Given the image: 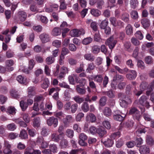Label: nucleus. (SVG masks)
<instances>
[{"label": "nucleus", "instance_id": "obj_1", "mask_svg": "<svg viewBox=\"0 0 154 154\" xmlns=\"http://www.w3.org/2000/svg\"><path fill=\"white\" fill-rule=\"evenodd\" d=\"M149 97H147L145 95H143L141 96L139 98L138 103V105H140L142 106L141 111L142 112H144L145 109L144 106L146 108H148L150 107L149 103L148 101Z\"/></svg>", "mask_w": 154, "mask_h": 154}, {"label": "nucleus", "instance_id": "obj_2", "mask_svg": "<svg viewBox=\"0 0 154 154\" xmlns=\"http://www.w3.org/2000/svg\"><path fill=\"white\" fill-rule=\"evenodd\" d=\"M27 17V14L26 12L23 11H19L15 17V20L17 22L20 23L21 22H23Z\"/></svg>", "mask_w": 154, "mask_h": 154}, {"label": "nucleus", "instance_id": "obj_3", "mask_svg": "<svg viewBox=\"0 0 154 154\" xmlns=\"http://www.w3.org/2000/svg\"><path fill=\"white\" fill-rule=\"evenodd\" d=\"M85 31L83 29H74L70 32V35L72 37H78L81 35H84L85 34Z\"/></svg>", "mask_w": 154, "mask_h": 154}, {"label": "nucleus", "instance_id": "obj_4", "mask_svg": "<svg viewBox=\"0 0 154 154\" xmlns=\"http://www.w3.org/2000/svg\"><path fill=\"white\" fill-rule=\"evenodd\" d=\"M117 42V41L112 36L107 39L105 42V44L108 46L110 49L112 50L114 48Z\"/></svg>", "mask_w": 154, "mask_h": 154}, {"label": "nucleus", "instance_id": "obj_5", "mask_svg": "<svg viewBox=\"0 0 154 154\" xmlns=\"http://www.w3.org/2000/svg\"><path fill=\"white\" fill-rule=\"evenodd\" d=\"M47 124L49 126H53L54 128L56 127L58 124V119L52 116L49 118L46 121Z\"/></svg>", "mask_w": 154, "mask_h": 154}, {"label": "nucleus", "instance_id": "obj_6", "mask_svg": "<svg viewBox=\"0 0 154 154\" xmlns=\"http://www.w3.org/2000/svg\"><path fill=\"white\" fill-rule=\"evenodd\" d=\"M129 114L133 115L134 119L137 120L139 121L140 118V112L135 108H133L131 109L129 112Z\"/></svg>", "mask_w": 154, "mask_h": 154}, {"label": "nucleus", "instance_id": "obj_7", "mask_svg": "<svg viewBox=\"0 0 154 154\" xmlns=\"http://www.w3.org/2000/svg\"><path fill=\"white\" fill-rule=\"evenodd\" d=\"M64 135L63 134L61 133L58 135L56 132H54L51 134V140L55 142H58L61 138H63Z\"/></svg>", "mask_w": 154, "mask_h": 154}, {"label": "nucleus", "instance_id": "obj_8", "mask_svg": "<svg viewBox=\"0 0 154 154\" xmlns=\"http://www.w3.org/2000/svg\"><path fill=\"white\" fill-rule=\"evenodd\" d=\"M137 76V73L134 70H131L129 71V73L126 74V77L129 80L134 79Z\"/></svg>", "mask_w": 154, "mask_h": 154}, {"label": "nucleus", "instance_id": "obj_9", "mask_svg": "<svg viewBox=\"0 0 154 154\" xmlns=\"http://www.w3.org/2000/svg\"><path fill=\"white\" fill-rule=\"evenodd\" d=\"M39 38L43 43L48 42L50 40V37L49 35L46 33H43L39 35Z\"/></svg>", "mask_w": 154, "mask_h": 154}, {"label": "nucleus", "instance_id": "obj_10", "mask_svg": "<svg viewBox=\"0 0 154 154\" xmlns=\"http://www.w3.org/2000/svg\"><path fill=\"white\" fill-rule=\"evenodd\" d=\"M86 120L88 122H94L96 120L95 116L93 114L88 113L86 118Z\"/></svg>", "mask_w": 154, "mask_h": 154}, {"label": "nucleus", "instance_id": "obj_11", "mask_svg": "<svg viewBox=\"0 0 154 154\" xmlns=\"http://www.w3.org/2000/svg\"><path fill=\"white\" fill-rule=\"evenodd\" d=\"M73 118L70 115L67 116L63 119V122L65 126L68 125L69 123L73 122Z\"/></svg>", "mask_w": 154, "mask_h": 154}, {"label": "nucleus", "instance_id": "obj_12", "mask_svg": "<svg viewBox=\"0 0 154 154\" xmlns=\"http://www.w3.org/2000/svg\"><path fill=\"white\" fill-rule=\"evenodd\" d=\"M109 21L111 24L114 26H120L122 25V22L120 20L116 21V18L111 17L109 18Z\"/></svg>", "mask_w": 154, "mask_h": 154}, {"label": "nucleus", "instance_id": "obj_13", "mask_svg": "<svg viewBox=\"0 0 154 154\" xmlns=\"http://www.w3.org/2000/svg\"><path fill=\"white\" fill-rule=\"evenodd\" d=\"M82 87L80 85H77L76 86V90L77 92L81 95L85 94L86 92V88Z\"/></svg>", "mask_w": 154, "mask_h": 154}, {"label": "nucleus", "instance_id": "obj_14", "mask_svg": "<svg viewBox=\"0 0 154 154\" xmlns=\"http://www.w3.org/2000/svg\"><path fill=\"white\" fill-rule=\"evenodd\" d=\"M140 152L141 154H148L149 152V149L146 145H143L140 148Z\"/></svg>", "mask_w": 154, "mask_h": 154}, {"label": "nucleus", "instance_id": "obj_15", "mask_svg": "<svg viewBox=\"0 0 154 154\" xmlns=\"http://www.w3.org/2000/svg\"><path fill=\"white\" fill-rule=\"evenodd\" d=\"M14 64V61L11 60H7L6 61V64L7 66L8 70L9 71H11L13 70V68L11 66Z\"/></svg>", "mask_w": 154, "mask_h": 154}, {"label": "nucleus", "instance_id": "obj_16", "mask_svg": "<svg viewBox=\"0 0 154 154\" xmlns=\"http://www.w3.org/2000/svg\"><path fill=\"white\" fill-rule=\"evenodd\" d=\"M101 142L103 143L105 146L107 147L112 146L114 143L113 141L110 139H108L105 141H103L102 140Z\"/></svg>", "mask_w": 154, "mask_h": 154}, {"label": "nucleus", "instance_id": "obj_17", "mask_svg": "<svg viewBox=\"0 0 154 154\" xmlns=\"http://www.w3.org/2000/svg\"><path fill=\"white\" fill-rule=\"evenodd\" d=\"M84 57L86 60L91 62L94 61L95 59L94 56L90 53L85 54L84 55Z\"/></svg>", "mask_w": 154, "mask_h": 154}, {"label": "nucleus", "instance_id": "obj_18", "mask_svg": "<svg viewBox=\"0 0 154 154\" xmlns=\"http://www.w3.org/2000/svg\"><path fill=\"white\" fill-rule=\"evenodd\" d=\"M35 88L33 87H31L28 88V96L31 97L32 96H34L35 94Z\"/></svg>", "mask_w": 154, "mask_h": 154}, {"label": "nucleus", "instance_id": "obj_19", "mask_svg": "<svg viewBox=\"0 0 154 154\" xmlns=\"http://www.w3.org/2000/svg\"><path fill=\"white\" fill-rule=\"evenodd\" d=\"M107 133L106 130L103 128H99L98 129L97 133L100 137H102L106 135Z\"/></svg>", "mask_w": 154, "mask_h": 154}, {"label": "nucleus", "instance_id": "obj_20", "mask_svg": "<svg viewBox=\"0 0 154 154\" xmlns=\"http://www.w3.org/2000/svg\"><path fill=\"white\" fill-rule=\"evenodd\" d=\"M61 33V30L59 28L55 27L52 30L51 34L54 36H56L60 35Z\"/></svg>", "mask_w": 154, "mask_h": 154}, {"label": "nucleus", "instance_id": "obj_21", "mask_svg": "<svg viewBox=\"0 0 154 154\" xmlns=\"http://www.w3.org/2000/svg\"><path fill=\"white\" fill-rule=\"evenodd\" d=\"M103 114L106 117L110 116L112 114V111L108 107H105L103 110Z\"/></svg>", "mask_w": 154, "mask_h": 154}, {"label": "nucleus", "instance_id": "obj_22", "mask_svg": "<svg viewBox=\"0 0 154 154\" xmlns=\"http://www.w3.org/2000/svg\"><path fill=\"white\" fill-rule=\"evenodd\" d=\"M154 87V81H153L149 85L147 88V91H146V94L149 95L150 92L152 91V88Z\"/></svg>", "mask_w": 154, "mask_h": 154}, {"label": "nucleus", "instance_id": "obj_23", "mask_svg": "<svg viewBox=\"0 0 154 154\" xmlns=\"http://www.w3.org/2000/svg\"><path fill=\"white\" fill-rule=\"evenodd\" d=\"M91 13L95 17H98L101 14V12L97 9H93L91 10Z\"/></svg>", "mask_w": 154, "mask_h": 154}, {"label": "nucleus", "instance_id": "obj_24", "mask_svg": "<svg viewBox=\"0 0 154 154\" xmlns=\"http://www.w3.org/2000/svg\"><path fill=\"white\" fill-rule=\"evenodd\" d=\"M125 116V114H123L122 116L119 114H116L114 115L113 117L114 119L117 121H121L124 119Z\"/></svg>", "mask_w": 154, "mask_h": 154}, {"label": "nucleus", "instance_id": "obj_25", "mask_svg": "<svg viewBox=\"0 0 154 154\" xmlns=\"http://www.w3.org/2000/svg\"><path fill=\"white\" fill-rule=\"evenodd\" d=\"M141 23L144 28L149 27L150 25V22L149 20L146 18L142 19L141 21Z\"/></svg>", "mask_w": 154, "mask_h": 154}, {"label": "nucleus", "instance_id": "obj_26", "mask_svg": "<svg viewBox=\"0 0 154 154\" xmlns=\"http://www.w3.org/2000/svg\"><path fill=\"white\" fill-rule=\"evenodd\" d=\"M17 81L21 84H25L26 83V79L21 75H19L16 78Z\"/></svg>", "mask_w": 154, "mask_h": 154}, {"label": "nucleus", "instance_id": "obj_27", "mask_svg": "<svg viewBox=\"0 0 154 154\" xmlns=\"http://www.w3.org/2000/svg\"><path fill=\"white\" fill-rule=\"evenodd\" d=\"M50 150L53 153H57L58 151V148L56 145L53 144L49 145Z\"/></svg>", "mask_w": 154, "mask_h": 154}, {"label": "nucleus", "instance_id": "obj_28", "mask_svg": "<svg viewBox=\"0 0 154 154\" xmlns=\"http://www.w3.org/2000/svg\"><path fill=\"white\" fill-rule=\"evenodd\" d=\"M138 0H131L130 1V6L131 8L135 9L138 5Z\"/></svg>", "mask_w": 154, "mask_h": 154}, {"label": "nucleus", "instance_id": "obj_29", "mask_svg": "<svg viewBox=\"0 0 154 154\" xmlns=\"http://www.w3.org/2000/svg\"><path fill=\"white\" fill-rule=\"evenodd\" d=\"M37 17L38 19H39L41 22L43 23L46 24L48 22V19L45 16L41 15H37Z\"/></svg>", "mask_w": 154, "mask_h": 154}, {"label": "nucleus", "instance_id": "obj_30", "mask_svg": "<svg viewBox=\"0 0 154 154\" xmlns=\"http://www.w3.org/2000/svg\"><path fill=\"white\" fill-rule=\"evenodd\" d=\"M14 121L15 122L18 124L21 127H26L27 126V125L25 122L21 120L20 119H15Z\"/></svg>", "mask_w": 154, "mask_h": 154}, {"label": "nucleus", "instance_id": "obj_31", "mask_svg": "<svg viewBox=\"0 0 154 154\" xmlns=\"http://www.w3.org/2000/svg\"><path fill=\"white\" fill-rule=\"evenodd\" d=\"M73 99L76 102L79 104L82 103L84 101V99L79 96H75L73 97Z\"/></svg>", "mask_w": 154, "mask_h": 154}, {"label": "nucleus", "instance_id": "obj_32", "mask_svg": "<svg viewBox=\"0 0 154 154\" xmlns=\"http://www.w3.org/2000/svg\"><path fill=\"white\" fill-rule=\"evenodd\" d=\"M19 137L22 139H26L28 138V135L26 131L24 130H22L20 132Z\"/></svg>", "mask_w": 154, "mask_h": 154}, {"label": "nucleus", "instance_id": "obj_33", "mask_svg": "<svg viewBox=\"0 0 154 154\" xmlns=\"http://www.w3.org/2000/svg\"><path fill=\"white\" fill-rule=\"evenodd\" d=\"M33 126L35 127H38L40 125V120L39 117L34 118L33 121Z\"/></svg>", "mask_w": 154, "mask_h": 154}, {"label": "nucleus", "instance_id": "obj_34", "mask_svg": "<svg viewBox=\"0 0 154 154\" xmlns=\"http://www.w3.org/2000/svg\"><path fill=\"white\" fill-rule=\"evenodd\" d=\"M146 141L147 143L150 146H152L154 144V139L150 136H147Z\"/></svg>", "mask_w": 154, "mask_h": 154}, {"label": "nucleus", "instance_id": "obj_35", "mask_svg": "<svg viewBox=\"0 0 154 154\" xmlns=\"http://www.w3.org/2000/svg\"><path fill=\"white\" fill-rule=\"evenodd\" d=\"M81 109L84 112H87L89 110V106L87 103L84 102L82 105Z\"/></svg>", "mask_w": 154, "mask_h": 154}, {"label": "nucleus", "instance_id": "obj_36", "mask_svg": "<svg viewBox=\"0 0 154 154\" xmlns=\"http://www.w3.org/2000/svg\"><path fill=\"white\" fill-rule=\"evenodd\" d=\"M131 18L134 20H137L139 17L137 12L135 10H133L130 13Z\"/></svg>", "mask_w": 154, "mask_h": 154}, {"label": "nucleus", "instance_id": "obj_37", "mask_svg": "<svg viewBox=\"0 0 154 154\" xmlns=\"http://www.w3.org/2000/svg\"><path fill=\"white\" fill-rule=\"evenodd\" d=\"M126 31L128 35H130L133 33V29L131 26L128 24L126 27Z\"/></svg>", "mask_w": 154, "mask_h": 154}, {"label": "nucleus", "instance_id": "obj_38", "mask_svg": "<svg viewBox=\"0 0 154 154\" xmlns=\"http://www.w3.org/2000/svg\"><path fill=\"white\" fill-rule=\"evenodd\" d=\"M75 81L77 83H79V85L82 87H84L86 83V80L85 79L82 78L79 80L77 78H75Z\"/></svg>", "mask_w": 154, "mask_h": 154}, {"label": "nucleus", "instance_id": "obj_39", "mask_svg": "<svg viewBox=\"0 0 154 154\" xmlns=\"http://www.w3.org/2000/svg\"><path fill=\"white\" fill-rule=\"evenodd\" d=\"M108 24V21L106 20H103L100 25V27L101 29H105L107 27Z\"/></svg>", "mask_w": 154, "mask_h": 154}, {"label": "nucleus", "instance_id": "obj_40", "mask_svg": "<svg viewBox=\"0 0 154 154\" xmlns=\"http://www.w3.org/2000/svg\"><path fill=\"white\" fill-rule=\"evenodd\" d=\"M124 77L123 76L119 74L116 75H115L113 79L114 81H119L122 82L123 80Z\"/></svg>", "mask_w": 154, "mask_h": 154}, {"label": "nucleus", "instance_id": "obj_41", "mask_svg": "<svg viewBox=\"0 0 154 154\" xmlns=\"http://www.w3.org/2000/svg\"><path fill=\"white\" fill-rule=\"evenodd\" d=\"M16 109L14 107L10 106L8 107L7 109V112L10 114L13 115L15 114Z\"/></svg>", "mask_w": 154, "mask_h": 154}, {"label": "nucleus", "instance_id": "obj_42", "mask_svg": "<svg viewBox=\"0 0 154 154\" xmlns=\"http://www.w3.org/2000/svg\"><path fill=\"white\" fill-rule=\"evenodd\" d=\"M92 41V38L89 37L84 38L82 41V43L85 45H87L89 44Z\"/></svg>", "mask_w": 154, "mask_h": 154}, {"label": "nucleus", "instance_id": "obj_43", "mask_svg": "<svg viewBox=\"0 0 154 154\" xmlns=\"http://www.w3.org/2000/svg\"><path fill=\"white\" fill-rule=\"evenodd\" d=\"M104 3L103 0H97L96 2L97 8L99 9H102Z\"/></svg>", "mask_w": 154, "mask_h": 154}, {"label": "nucleus", "instance_id": "obj_44", "mask_svg": "<svg viewBox=\"0 0 154 154\" xmlns=\"http://www.w3.org/2000/svg\"><path fill=\"white\" fill-rule=\"evenodd\" d=\"M7 129L10 131H14L16 128V126L14 123H11L7 125Z\"/></svg>", "mask_w": 154, "mask_h": 154}, {"label": "nucleus", "instance_id": "obj_45", "mask_svg": "<svg viewBox=\"0 0 154 154\" xmlns=\"http://www.w3.org/2000/svg\"><path fill=\"white\" fill-rule=\"evenodd\" d=\"M95 66L94 63H91L88 64V67L86 70V71L89 72L91 70H94V69Z\"/></svg>", "mask_w": 154, "mask_h": 154}, {"label": "nucleus", "instance_id": "obj_46", "mask_svg": "<svg viewBox=\"0 0 154 154\" xmlns=\"http://www.w3.org/2000/svg\"><path fill=\"white\" fill-rule=\"evenodd\" d=\"M68 142L65 139H62L60 141V145L62 148H65L68 146Z\"/></svg>", "mask_w": 154, "mask_h": 154}, {"label": "nucleus", "instance_id": "obj_47", "mask_svg": "<svg viewBox=\"0 0 154 154\" xmlns=\"http://www.w3.org/2000/svg\"><path fill=\"white\" fill-rule=\"evenodd\" d=\"M94 80L95 81L98 82H102L103 78L101 75H95L94 77Z\"/></svg>", "mask_w": 154, "mask_h": 154}, {"label": "nucleus", "instance_id": "obj_48", "mask_svg": "<svg viewBox=\"0 0 154 154\" xmlns=\"http://www.w3.org/2000/svg\"><path fill=\"white\" fill-rule=\"evenodd\" d=\"M146 131L145 128H141L136 131L135 134L138 136H140V134L142 133H145Z\"/></svg>", "mask_w": 154, "mask_h": 154}, {"label": "nucleus", "instance_id": "obj_49", "mask_svg": "<svg viewBox=\"0 0 154 154\" xmlns=\"http://www.w3.org/2000/svg\"><path fill=\"white\" fill-rule=\"evenodd\" d=\"M23 118L26 123H28L30 122V118L27 113H24L23 114Z\"/></svg>", "mask_w": 154, "mask_h": 154}, {"label": "nucleus", "instance_id": "obj_50", "mask_svg": "<svg viewBox=\"0 0 154 154\" xmlns=\"http://www.w3.org/2000/svg\"><path fill=\"white\" fill-rule=\"evenodd\" d=\"M145 63L147 64H151L153 63V60L151 56L146 57L145 59Z\"/></svg>", "mask_w": 154, "mask_h": 154}, {"label": "nucleus", "instance_id": "obj_51", "mask_svg": "<svg viewBox=\"0 0 154 154\" xmlns=\"http://www.w3.org/2000/svg\"><path fill=\"white\" fill-rule=\"evenodd\" d=\"M51 8L52 9L49 10V8H46V11L48 12H51L53 10H57L58 8V5L57 4L53 5L51 6Z\"/></svg>", "mask_w": 154, "mask_h": 154}, {"label": "nucleus", "instance_id": "obj_52", "mask_svg": "<svg viewBox=\"0 0 154 154\" xmlns=\"http://www.w3.org/2000/svg\"><path fill=\"white\" fill-rule=\"evenodd\" d=\"M78 107V105L77 103H74L71 106V112L72 113H74L76 111Z\"/></svg>", "mask_w": 154, "mask_h": 154}, {"label": "nucleus", "instance_id": "obj_53", "mask_svg": "<svg viewBox=\"0 0 154 154\" xmlns=\"http://www.w3.org/2000/svg\"><path fill=\"white\" fill-rule=\"evenodd\" d=\"M103 125L106 129H110L111 127L110 122L108 121L105 120L103 122Z\"/></svg>", "mask_w": 154, "mask_h": 154}, {"label": "nucleus", "instance_id": "obj_54", "mask_svg": "<svg viewBox=\"0 0 154 154\" xmlns=\"http://www.w3.org/2000/svg\"><path fill=\"white\" fill-rule=\"evenodd\" d=\"M73 131L72 130L68 129L66 131V135L70 138H72L73 137Z\"/></svg>", "mask_w": 154, "mask_h": 154}, {"label": "nucleus", "instance_id": "obj_55", "mask_svg": "<svg viewBox=\"0 0 154 154\" xmlns=\"http://www.w3.org/2000/svg\"><path fill=\"white\" fill-rule=\"evenodd\" d=\"M45 61L48 64H51L54 62V58L52 57H48L46 58Z\"/></svg>", "mask_w": 154, "mask_h": 154}, {"label": "nucleus", "instance_id": "obj_56", "mask_svg": "<svg viewBox=\"0 0 154 154\" xmlns=\"http://www.w3.org/2000/svg\"><path fill=\"white\" fill-rule=\"evenodd\" d=\"M137 66L138 68H140L142 69H143L145 68L144 63L141 60L138 61Z\"/></svg>", "mask_w": 154, "mask_h": 154}, {"label": "nucleus", "instance_id": "obj_57", "mask_svg": "<svg viewBox=\"0 0 154 154\" xmlns=\"http://www.w3.org/2000/svg\"><path fill=\"white\" fill-rule=\"evenodd\" d=\"M49 82L48 79H45L43 84L41 85L42 87L44 89H46L48 87Z\"/></svg>", "mask_w": 154, "mask_h": 154}, {"label": "nucleus", "instance_id": "obj_58", "mask_svg": "<svg viewBox=\"0 0 154 154\" xmlns=\"http://www.w3.org/2000/svg\"><path fill=\"white\" fill-rule=\"evenodd\" d=\"M97 130L98 129L93 126H91L89 128V131L92 134H94L97 133Z\"/></svg>", "mask_w": 154, "mask_h": 154}, {"label": "nucleus", "instance_id": "obj_59", "mask_svg": "<svg viewBox=\"0 0 154 154\" xmlns=\"http://www.w3.org/2000/svg\"><path fill=\"white\" fill-rule=\"evenodd\" d=\"M106 98L105 97H102L99 101V103L101 106H104L106 103Z\"/></svg>", "mask_w": 154, "mask_h": 154}, {"label": "nucleus", "instance_id": "obj_60", "mask_svg": "<svg viewBox=\"0 0 154 154\" xmlns=\"http://www.w3.org/2000/svg\"><path fill=\"white\" fill-rule=\"evenodd\" d=\"M135 35L137 38L140 40H142L143 37V35L140 31H137L135 34Z\"/></svg>", "mask_w": 154, "mask_h": 154}, {"label": "nucleus", "instance_id": "obj_61", "mask_svg": "<svg viewBox=\"0 0 154 154\" xmlns=\"http://www.w3.org/2000/svg\"><path fill=\"white\" fill-rule=\"evenodd\" d=\"M120 133L119 131L112 133L110 136V137L112 139H115L116 138L120 137Z\"/></svg>", "mask_w": 154, "mask_h": 154}, {"label": "nucleus", "instance_id": "obj_62", "mask_svg": "<svg viewBox=\"0 0 154 154\" xmlns=\"http://www.w3.org/2000/svg\"><path fill=\"white\" fill-rule=\"evenodd\" d=\"M100 48L97 46H94L92 48V52L93 54H97L99 52Z\"/></svg>", "mask_w": 154, "mask_h": 154}, {"label": "nucleus", "instance_id": "obj_63", "mask_svg": "<svg viewBox=\"0 0 154 154\" xmlns=\"http://www.w3.org/2000/svg\"><path fill=\"white\" fill-rule=\"evenodd\" d=\"M18 135L17 133L11 132L9 134L8 137L10 139L12 140L16 138Z\"/></svg>", "mask_w": 154, "mask_h": 154}, {"label": "nucleus", "instance_id": "obj_64", "mask_svg": "<svg viewBox=\"0 0 154 154\" xmlns=\"http://www.w3.org/2000/svg\"><path fill=\"white\" fill-rule=\"evenodd\" d=\"M129 15L128 14L125 13L123 14L121 17V19L124 21L127 22L129 20Z\"/></svg>", "mask_w": 154, "mask_h": 154}]
</instances>
